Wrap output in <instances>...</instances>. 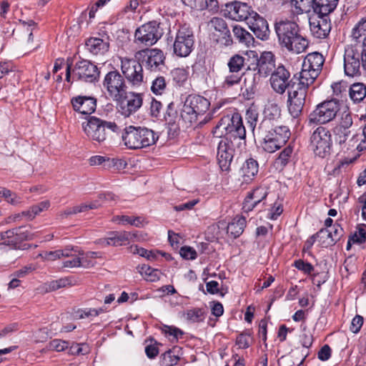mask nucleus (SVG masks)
Wrapping results in <instances>:
<instances>
[{
	"label": "nucleus",
	"mask_w": 366,
	"mask_h": 366,
	"mask_svg": "<svg viewBox=\"0 0 366 366\" xmlns=\"http://www.w3.org/2000/svg\"><path fill=\"white\" fill-rule=\"evenodd\" d=\"M208 26L218 32L217 41L220 44L228 46L232 44V38L226 21L219 17H213Z\"/></svg>",
	"instance_id": "nucleus-22"
},
{
	"label": "nucleus",
	"mask_w": 366,
	"mask_h": 366,
	"mask_svg": "<svg viewBox=\"0 0 366 366\" xmlns=\"http://www.w3.org/2000/svg\"><path fill=\"white\" fill-rule=\"evenodd\" d=\"M0 195L4 197L6 201L11 204L15 205L20 202V200L19 199H17L16 195L5 187H0Z\"/></svg>",
	"instance_id": "nucleus-57"
},
{
	"label": "nucleus",
	"mask_w": 366,
	"mask_h": 366,
	"mask_svg": "<svg viewBox=\"0 0 366 366\" xmlns=\"http://www.w3.org/2000/svg\"><path fill=\"white\" fill-rule=\"evenodd\" d=\"M99 74L97 66L86 59L78 61L72 69L74 79L89 83L97 81Z\"/></svg>",
	"instance_id": "nucleus-16"
},
{
	"label": "nucleus",
	"mask_w": 366,
	"mask_h": 366,
	"mask_svg": "<svg viewBox=\"0 0 366 366\" xmlns=\"http://www.w3.org/2000/svg\"><path fill=\"white\" fill-rule=\"evenodd\" d=\"M164 332L166 335H168L169 336H172L174 339L178 340L179 338H181L182 335H184V332L180 329L174 327V326H164Z\"/></svg>",
	"instance_id": "nucleus-63"
},
{
	"label": "nucleus",
	"mask_w": 366,
	"mask_h": 366,
	"mask_svg": "<svg viewBox=\"0 0 366 366\" xmlns=\"http://www.w3.org/2000/svg\"><path fill=\"white\" fill-rule=\"evenodd\" d=\"M221 140L229 146L235 153L241 154L246 149V133L242 135L237 134L232 137H224Z\"/></svg>",
	"instance_id": "nucleus-32"
},
{
	"label": "nucleus",
	"mask_w": 366,
	"mask_h": 366,
	"mask_svg": "<svg viewBox=\"0 0 366 366\" xmlns=\"http://www.w3.org/2000/svg\"><path fill=\"white\" fill-rule=\"evenodd\" d=\"M340 111L339 101L335 99L326 100L317 105L310 114V123L324 124L333 120Z\"/></svg>",
	"instance_id": "nucleus-10"
},
{
	"label": "nucleus",
	"mask_w": 366,
	"mask_h": 366,
	"mask_svg": "<svg viewBox=\"0 0 366 366\" xmlns=\"http://www.w3.org/2000/svg\"><path fill=\"white\" fill-rule=\"evenodd\" d=\"M192 9L197 11L208 10L212 13H216L219 10V3L217 0H193Z\"/></svg>",
	"instance_id": "nucleus-38"
},
{
	"label": "nucleus",
	"mask_w": 366,
	"mask_h": 366,
	"mask_svg": "<svg viewBox=\"0 0 366 366\" xmlns=\"http://www.w3.org/2000/svg\"><path fill=\"white\" fill-rule=\"evenodd\" d=\"M243 75V74H240L239 72L229 71V73L224 76V81L222 82V87L228 89L234 85L239 84Z\"/></svg>",
	"instance_id": "nucleus-46"
},
{
	"label": "nucleus",
	"mask_w": 366,
	"mask_h": 366,
	"mask_svg": "<svg viewBox=\"0 0 366 366\" xmlns=\"http://www.w3.org/2000/svg\"><path fill=\"white\" fill-rule=\"evenodd\" d=\"M313 237H317L322 247L334 245V240L331 239V233L327 228H322Z\"/></svg>",
	"instance_id": "nucleus-45"
},
{
	"label": "nucleus",
	"mask_w": 366,
	"mask_h": 366,
	"mask_svg": "<svg viewBox=\"0 0 366 366\" xmlns=\"http://www.w3.org/2000/svg\"><path fill=\"white\" fill-rule=\"evenodd\" d=\"M122 138L128 149H139L153 145L159 137L150 129L130 125L125 127Z\"/></svg>",
	"instance_id": "nucleus-3"
},
{
	"label": "nucleus",
	"mask_w": 366,
	"mask_h": 366,
	"mask_svg": "<svg viewBox=\"0 0 366 366\" xmlns=\"http://www.w3.org/2000/svg\"><path fill=\"white\" fill-rule=\"evenodd\" d=\"M214 135L219 137L242 135L246 133L241 115L236 112L222 117L213 129Z\"/></svg>",
	"instance_id": "nucleus-7"
},
{
	"label": "nucleus",
	"mask_w": 366,
	"mask_h": 366,
	"mask_svg": "<svg viewBox=\"0 0 366 366\" xmlns=\"http://www.w3.org/2000/svg\"><path fill=\"white\" fill-rule=\"evenodd\" d=\"M331 239L334 240V244L340 239L344 234V230L339 224H335L331 229Z\"/></svg>",
	"instance_id": "nucleus-60"
},
{
	"label": "nucleus",
	"mask_w": 366,
	"mask_h": 366,
	"mask_svg": "<svg viewBox=\"0 0 366 366\" xmlns=\"http://www.w3.org/2000/svg\"><path fill=\"white\" fill-rule=\"evenodd\" d=\"M103 86L113 100L120 99L127 88L124 77L117 70L111 71L105 75Z\"/></svg>",
	"instance_id": "nucleus-15"
},
{
	"label": "nucleus",
	"mask_w": 366,
	"mask_h": 366,
	"mask_svg": "<svg viewBox=\"0 0 366 366\" xmlns=\"http://www.w3.org/2000/svg\"><path fill=\"white\" fill-rule=\"evenodd\" d=\"M181 348L174 347L172 350H169L161 355L160 362L162 366H174L176 365L179 360V352Z\"/></svg>",
	"instance_id": "nucleus-36"
},
{
	"label": "nucleus",
	"mask_w": 366,
	"mask_h": 366,
	"mask_svg": "<svg viewBox=\"0 0 366 366\" xmlns=\"http://www.w3.org/2000/svg\"><path fill=\"white\" fill-rule=\"evenodd\" d=\"M137 54L142 58V64L152 71H161L164 67L165 56L160 49L142 50Z\"/></svg>",
	"instance_id": "nucleus-19"
},
{
	"label": "nucleus",
	"mask_w": 366,
	"mask_h": 366,
	"mask_svg": "<svg viewBox=\"0 0 366 366\" xmlns=\"http://www.w3.org/2000/svg\"><path fill=\"white\" fill-rule=\"evenodd\" d=\"M246 55L252 59V62L247 66V70L257 71L254 74L253 83L252 86H255L259 81V76H267L270 75L277 68L275 66V60L273 54L270 51H264L259 57L254 51L247 52Z\"/></svg>",
	"instance_id": "nucleus-5"
},
{
	"label": "nucleus",
	"mask_w": 366,
	"mask_h": 366,
	"mask_svg": "<svg viewBox=\"0 0 366 366\" xmlns=\"http://www.w3.org/2000/svg\"><path fill=\"white\" fill-rule=\"evenodd\" d=\"M353 124L352 114L348 111H345L340 114L337 127L351 129Z\"/></svg>",
	"instance_id": "nucleus-52"
},
{
	"label": "nucleus",
	"mask_w": 366,
	"mask_h": 366,
	"mask_svg": "<svg viewBox=\"0 0 366 366\" xmlns=\"http://www.w3.org/2000/svg\"><path fill=\"white\" fill-rule=\"evenodd\" d=\"M293 152V147L289 144L279 154L274 164L277 168L282 169L290 162Z\"/></svg>",
	"instance_id": "nucleus-41"
},
{
	"label": "nucleus",
	"mask_w": 366,
	"mask_h": 366,
	"mask_svg": "<svg viewBox=\"0 0 366 366\" xmlns=\"http://www.w3.org/2000/svg\"><path fill=\"white\" fill-rule=\"evenodd\" d=\"M294 266L299 270L304 272L305 274H310L314 271V267L309 262H304L302 259L296 260Z\"/></svg>",
	"instance_id": "nucleus-59"
},
{
	"label": "nucleus",
	"mask_w": 366,
	"mask_h": 366,
	"mask_svg": "<svg viewBox=\"0 0 366 366\" xmlns=\"http://www.w3.org/2000/svg\"><path fill=\"white\" fill-rule=\"evenodd\" d=\"M247 24L257 38L261 40H266L269 38V30L267 21L257 12L252 13Z\"/></svg>",
	"instance_id": "nucleus-23"
},
{
	"label": "nucleus",
	"mask_w": 366,
	"mask_h": 366,
	"mask_svg": "<svg viewBox=\"0 0 366 366\" xmlns=\"http://www.w3.org/2000/svg\"><path fill=\"white\" fill-rule=\"evenodd\" d=\"M4 242L0 243V249H6L7 246L16 247L15 228L4 232Z\"/></svg>",
	"instance_id": "nucleus-48"
},
{
	"label": "nucleus",
	"mask_w": 366,
	"mask_h": 366,
	"mask_svg": "<svg viewBox=\"0 0 366 366\" xmlns=\"http://www.w3.org/2000/svg\"><path fill=\"white\" fill-rule=\"evenodd\" d=\"M110 246L118 247L136 238V234L130 232H111L108 234Z\"/></svg>",
	"instance_id": "nucleus-33"
},
{
	"label": "nucleus",
	"mask_w": 366,
	"mask_h": 366,
	"mask_svg": "<svg viewBox=\"0 0 366 366\" xmlns=\"http://www.w3.org/2000/svg\"><path fill=\"white\" fill-rule=\"evenodd\" d=\"M177 111L173 102L167 104L166 112L164 114V118L166 122L169 124H174L177 119Z\"/></svg>",
	"instance_id": "nucleus-53"
},
{
	"label": "nucleus",
	"mask_w": 366,
	"mask_h": 366,
	"mask_svg": "<svg viewBox=\"0 0 366 366\" xmlns=\"http://www.w3.org/2000/svg\"><path fill=\"white\" fill-rule=\"evenodd\" d=\"M233 34L239 43L245 44L247 46L253 45L254 41V37L242 27L238 25L234 26L233 27Z\"/></svg>",
	"instance_id": "nucleus-37"
},
{
	"label": "nucleus",
	"mask_w": 366,
	"mask_h": 366,
	"mask_svg": "<svg viewBox=\"0 0 366 366\" xmlns=\"http://www.w3.org/2000/svg\"><path fill=\"white\" fill-rule=\"evenodd\" d=\"M86 49L93 54H103L109 50V43L102 39L91 37L86 41Z\"/></svg>",
	"instance_id": "nucleus-31"
},
{
	"label": "nucleus",
	"mask_w": 366,
	"mask_h": 366,
	"mask_svg": "<svg viewBox=\"0 0 366 366\" xmlns=\"http://www.w3.org/2000/svg\"><path fill=\"white\" fill-rule=\"evenodd\" d=\"M245 56H247L246 54H244V55H241L239 54L232 55L229 59L227 64L229 71L239 72L240 74H244L243 70L246 67V70L249 71V70H247V66L249 64H248L249 59H247Z\"/></svg>",
	"instance_id": "nucleus-29"
},
{
	"label": "nucleus",
	"mask_w": 366,
	"mask_h": 366,
	"mask_svg": "<svg viewBox=\"0 0 366 366\" xmlns=\"http://www.w3.org/2000/svg\"><path fill=\"white\" fill-rule=\"evenodd\" d=\"M313 4L314 0H291V5L296 9L297 14L313 11Z\"/></svg>",
	"instance_id": "nucleus-42"
},
{
	"label": "nucleus",
	"mask_w": 366,
	"mask_h": 366,
	"mask_svg": "<svg viewBox=\"0 0 366 366\" xmlns=\"http://www.w3.org/2000/svg\"><path fill=\"white\" fill-rule=\"evenodd\" d=\"M351 37L355 42L352 46L362 49L366 61V19H362L352 29Z\"/></svg>",
	"instance_id": "nucleus-25"
},
{
	"label": "nucleus",
	"mask_w": 366,
	"mask_h": 366,
	"mask_svg": "<svg viewBox=\"0 0 366 366\" xmlns=\"http://www.w3.org/2000/svg\"><path fill=\"white\" fill-rule=\"evenodd\" d=\"M332 132L335 136V142L340 146L345 144L348 138L352 135L351 129L337 126L333 128Z\"/></svg>",
	"instance_id": "nucleus-43"
},
{
	"label": "nucleus",
	"mask_w": 366,
	"mask_h": 366,
	"mask_svg": "<svg viewBox=\"0 0 366 366\" xmlns=\"http://www.w3.org/2000/svg\"><path fill=\"white\" fill-rule=\"evenodd\" d=\"M209 102L200 95H189L184 101L180 114V119L186 127L197 123L199 116L203 115L209 108Z\"/></svg>",
	"instance_id": "nucleus-4"
},
{
	"label": "nucleus",
	"mask_w": 366,
	"mask_h": 366,
	"mask_svg": "<svg viewBox=\"0 0 366 366\" xmlns=\"http://www.w3.org/2000/svg\"><path fill=\"white\" fill-rule=\"evenodd\" d=\"M250 332L249 331H244L242 333L239 334L236 339V344L240 347L243 349L248 348L250 346Z\"/></svg>",
	"instance_id": "nucleus-54"
},
{
	"label": "nucleus",
	"mask_w": 366,
	"mask_h": 366,
	"mask_svg": "<svg viewBox=\"0 0 366 366\" xmlns=\"http://www.w3.org/2000/svg\"><path fill=\"white\" fill-rule=\"evenodd\" d=\"M287 95V103L290 114L293 118L300 117L306 103L307 91L292 84L288 89Z\"/></svg>",
	"instance_id": "nucleus-13"
},
{
	"label": "nucleus",
	"mask_w": 366,
	"mask_h": 366,
	"mask_svg": "<svg viewBox=\"0 0 366 366\" xmlns=\"http://www.w3.org/2000/svg\"><path fill=\"white\" fill-rule=\"evenodd\" d=\"M132 252L133 254H138L141 257L147 258L148 260H154L157 259V254H161L164 257H167V254L160 252H154L152 250H147L142 247L134 246L132 247Z\"/></svg>",
	"instance_id": "nucleus-47"
},
{
	"label": "nucleus",
	"mask_w": 366,
	"mask_h": 366,
	"mask_svg": "<svg viewBox=\"0 0 366 366\" xmlns=\"http://www.w3.org/2000/svg\"><path fill=\"white\" fill-rule=\"evenodd\" d=\"M319 74V73L312 70L310 68H304L302 66L299 76L295 75L292 77V84L308 91L309 86L314 83Z\"/></svg>",
	"instance_id": "nucleus-27"
},
{
	"label": "nucleus",
	"mask_w": 366,
	"mask_h": 366,
	"mask_svg": "<svg viewBox=\"0 0 366 366\" xmlns=\"http://www.w3.org/2000/svg\"><path fill=\"white\" fill-rule=\"evenodd\" d=\"M83 129L89 139L98 143L103 142L109 132H117L119 127L114 122H107L95 117H89L82 123Z\"/></svg>",
	"instance_id": "nucleus-6"
},
{
	"label": "nucleus",
	"mask_w": 366,
	"mask_h": 366,
	"mask_svg": "<svg viewBox=\"0 0 366 366\" xmlns=\"http://www.w3.org/2000/svg\"><path fill=\"white\" fill-rule=\"evenodd\" d=\"M310 146L315 155L321 158L330 155L332 146L330 131L326 127H318L311 135Z\"/></svg>",
	"instance_id": "nucleus-11"
},
{
	"label": "nucleus",
	"mask_w": 366,
	"mask_h": 366,
	"mask_svg": "<svg viewBox=\"0 0 366 366\" xmlns=\"http://www.w3.org/2000/svg\"><path fill=\"white\" fill-rule=\"evenodd\" d=\"M117 102L119 112L124 117H129L135 113L142 105L143 99L141 94L127 92L120 99H114Z\"/></svg>",
	"instance_id": "nucleus-17"
},
{
	"label": "nucleus",
	"mask_w": 366,
	"mask_h": 366,
	"mask_svg": "<svg viewBox=\"0 0 366 366\" xmlns=\"http://www.w3.org/2000/svg\"><path fill=\"white\" fill-rule=\"evenodd\" d=\"M361 66L366 71V61L362 49L347 46L344 54L345 74L351 77L360 76Z\"/></svg>",
	"instance_id": "nucleus-8"
},
{
	"label": "nucleus",
	"mask_w": 366,
	"mask_h": 366,
	"mask_svg": "<svg viewBox=\"0 0 366 366\" xmlns=\"http://www.w3.org/2000/svg\"><path fill=\"white\" fill-rule=\"evenodd\" d=\"M135 59L121 57V69L124 77L133 86H139L144 82V74L142 64L139 62V57Z\"/></svg>",
	"instance_id": "nucleus-12"
},
{
	"label": "nucleus",
	"mask_w": 366,
	"mask_h": 366,
	"mask_svg": "<svg viewBox=\"0 0 366 366\" xmlns=\"http://www.w3.org/2000/svg\"><path fill=\"white\" fill-rule=\"evenodd\" d=\"M310 31L313 36L318 39L327 37L331 30L330 16L315 15L310 18Z\"/></svg>",
	"instance_id": "nucleus-21"
},
{
	"label": "nucleus",
	"mask_w": 366,
	"mask_h": 366,
	"mask_svg": "<svg viewBox=\"0 0 366 366\" xmlns=\"http://www.w3.org/2000/svg\"><path fill=\"white\" fill-rule=\"evenodd\" d=\"M174 81L182 85L187 79V73L184 69L177 68L172 71Z\"/></svg>",
	"instance_id": "nucleus-56"
},
{
	"label": "nucleus",
	"mask_w": 366,
	"mask_h": 366,
	"mask_svg": "<svg viewBox=\"0 0 366 366\" xmlns=\"http://www.w3.org/2000/svg\"><path fill=\"white\" fill-rule=\"evenodd\" d=\"M71 104L75 112L90 115L96 110L97 99L91 96L79 95L71 99Z\"/></svg>",
	"instance_id": "nucleus-24"
},
{
	"label": "nucleus",
	"mask_w": 366,
	"mask_h": 366,
	"mask_svg": "<svg viewBox=\"0 0 366 366\" xmlns=\"http://www.w3.org/2000/svg\"><path fill=\"white\" fill-rule=\"evenodd\" d=\"M339 0H314L313 12L320 16H329L337 7Z\"/></svg>",
	"instance_id": "nucleus-28"
},
{
	"label": "nucleus",
	"mask_w": 366,
	"mask_h": 366,
	"mask_svg": "<svg viewBox=\"0 0 366 366\" xmlns=\"http://www.w3.org/2000/svg\"><path fill=\"white\" fill-rule=\"evenodd\" d=\"M270 75V84L274 92L282 94L287 89H290L292 78L290 80V73L283 65H278Z\"/></svg>",
	"instance_id": "nucleus-20"
},
{
	"label": "nucleus",
	"mask_w": 366,
	"mask_h": 366,
	"mask_svg": "<svg viewBox=\"0 0 366 366\" xmlns=\"http://www.w3.org/2000/svg\"><path fill=\"white\" fill-rule=\"evenodd\" d=\"M140 273L144 275L146 280L156 282L159 280L162 272L157 269L152 268L147 264H143L140 267Z\"/></svg>",
	"instance_id": "nucleus-44"
},
{
	"label": "nucleus",
	"mask_w": 366,
	"mask_h": 366,
	"mask_svg": "<svg viewBox=\"0 0 366 366\" xmlns=\"http://www.w3.org/2000/svg\"><path fill=\"white\" fill-rule=\"evenodd\" d=\"M258 112L256 109L249 107L246 111L245 119L250 129L254 132L258 120Z\"/></svg>",
	"instance_id": "nucleus-51"
},
{
	"label": "nucleus",
	"mask_w": 366,
	"mask_h": 366,
	"mask_svg": "<svg viewBox=\"0 0 366 366\" xmlns=\"http://www.w3.org/2000/svg\"><path fill=\"white\" fill-rule=\"evenodd\" d=\"M258 134L262 137V149L273 153L283 147L290 137V131L286 126L272 127L270 119H264L258 127Z\"/></svg>",
	"instance_id": "nucleus-2"
},
{
	"label": "nucleus",
	"mask_w": 366,
	"mask_h": 366,
	"mask_svg": "<svg viewBox=\"0 0 366 366\" xmlns=\"http://www.w3.org/2000/svg\"><path fill=\"white\" fill-rule=\"evenodd\" d=\"M279 44L287 51L300 54L308 46L309 41L301 34L299 25L293 21L282 20L274 25Z\"/></svg>",
	"instance_id": "nucleus-1"
},
{
	"label": "nucleus",
	"mask_w": 366,
	"mask_h": 366,
	"mask_svg": "<svg viewBox=\"0 0 366 366\" xmlns=\"http://www.w3.org/2000/svg\"><path fill=\"white\" fill-rule=\"evenodd\" d=\"M325 59L319 52H313L307 55L303 61L304 68H310L312 70L320 73Z\"/></svg>",
	"instance_id": "nucleus-34"
},
{
	"label": "nucleus",
	"mask_w": 366,
	"mask_h": 366,
	"mask_svg": "<svg viewBox=\"0 0 366 366\" xmlns=\"http://www.w3.org/2000/svg\"><path fill=\"white\" fill-rule=\"evenodd\" d=\"M350 97L354 102H360L366 97V86L362 83H355L350 89Z\"/></svg>",
	"instance_id": "nucleus-40"
},
{
	"label": "nucleus",
	"mask_w": 366,
	"mask_h": 366,
	"mask_svg": "<svg viewBox=\"0 0 366 366\" xmlns=\"http://www.w3.org/2000/svg\"><path fill=\"white\" fill-rule=\"evenodd\" d=\"M248 199H252L257 204L264 200L267 196V189L264 187H259L248 192Z\"/></svg>",
	"instance_id": "nucleus-49"
},
{
	"label": "nucleus",
	"mask_w": 366,
	"mask_h": 366,
	"mask_svg": "<svg viewBox=\"0 0 366 366\" xmlns=\"http://www.w3.org/2000/svg\"><path fill=\"white\" fill-rule=\"evenodd\" d=\"M15 234L16 246L23 241L31 239V234L27 231H23V228L21 227L15 228Z\"/></svg>",
	"instance_id": "nucleus-61"
},
{
	"label": "nucleus",
	"mask_w": 366,
	"mask_h": 366,
	"mask_svg": "<svg viewBox=\"0 0 366 366\" xmlns=\"http://www.w3.org/2000/svg\"><path fill=\"white\" fill-rule=\"evenodd\" d=\"M73 252H76V249L72 246H66L62 249L44 252L38 254L44 261H54L64 257H73Z\"/></svg>",
	"instance_id": "nucleus-30"
},
{
	"label": "nucleus",
	"mask_w": 366,
	"mask_h": 366,
	"mask_svg": "<svg viewBox=\"0 0 366 366\" xmlns=\"http://www.w3.org/2000/svg\"><path fill=\"white\" fill-rule=\"evenodd\" d=\"M259 171V164L256 159L249 158L247 159L242 167V172L244 177L249 179L253 178Z\"/></svg>",
	"instance_id": "nucleus-39"
},
{
	"label": "nucleus",
	"mask_w": 366,
	"mask_h": 366,
	"mask_svg": "<svg viewBox=\"0 0 366 366\" xmlns=\"http://www.w3.org/2000/svg\"><path fill=\"white\" fill-rule=\"evenodd\" d=\"M253 12L254 11L247 4L237 1L226 4L222 9L224 16L237 21H247Z\"/></svg>",
	"instance_id": "nucleus-18"
},
{
	"label": "nucleus",
	"mask_w": 366,
	"mask_h": 366,
	"mask_svg": "<svg viewBox=\"0 0 366 366\" xmlns=\"http://www.w3.org/2000/svg\"><path fill=\"white\" fill-rule=\"evenodd\" d=\"M194 36L192 29L186 24L181 25L173 44L174 54L179 57L188 56L194 49Z\"/></svg>",
	"instance_id": "nucleus-9"
},
{
	"label": "nucleus",
	"mask_w": 366,
	"mask_h": 366,
	"mask_svg": "<svg viewBox=\"0 0 366 366\" xmlns=\"http://www.w3.org/2000/svg\"><path fill=\"white\" fill-rule=\"evenodd\" d=\"M246 224L247 221L244 217H236L230 223H229L227 228V232L233 238H237L244 232Z\"/></svg>",
	"instance_id": "nucleus-35"
},
{
	"label": "nucleus",
	"mask_w": 366,
	"mask_h": 366,
	"mask_svg": "<svg viewBox=\"0 0 366 366\" xmlns=\"http://www.w3.org/2000/svg\"><path fill=\"white\" fill-rule=\"evenodd\" d=\"M69 257L71 258V259L63 261L61 269L81 267V260L79 259L78 252H73V257Z\"/></svg>",
	"instance_id": "nucleus-55"
},
{
	"label": "nucleus",
	"mask_w": 366,
	"mask_h": 366,
	"mask_svg": "<svg viewBox=\"0 0 366 366\" xmlns=\"http://www.w3.org/2000/svg\"><path fill=\"white\" fill-rule=\"evenodd\" d=\"M68 345V342L55 339L49 342V349L57 352H61L67 348Z\"/></svg>",
	"instance_id": "nucleus-62"
},
{
	"label": "nucleus",
	"mask_w": 366,
	"mask_h": 366,
	"mask_svg": "<svg viewBox=\"0 0 366 366\" xmlns=\"http://www.w3.org/2000/svg\"><path fill=\"white\" fill-rule=\"evenodd\" d=\"M235 152L222 140L218 143L217 159L222 171H229Z\"/></svg>",
	"instance_id": "nucleus-26"
},
{
	"label": "nucleus",
	"mask_w": 366,
	"mask_h": 366,
	"mask_svg": "<svg viewBox=\"0 0 366 366\" xmlns=\"http://www.w3.org/2000/svg\"><path fill=\"white\" fill-rule=\"evenodd\" d=\"M160 24L156 21H149L139 27L134 34L135 40L146 46L154 44L163 35Z\"/></svg>",
	"instance_id": "nucleus-14"
},
{
	"label": "nucleus",
	"mask_w": 366,
	"mask_h": 366,
	"mask_svg": "<svg viewBox=\"0 0 366 366\" xmlns=\"http://www.w3.org/2000/svg\"><path fill=\"white\" fill-rule=\"evenodd\" d=\"M166 87V81L163 76H159L152 81L151 89L155 94H161Z\"/></svg>",
	"instance_id": "nucleus-58"
},
{
	"label": "nucleus",
	"mask_w": 366,
	"mask_h": 366,
	"mask_svg": "<svg viewBox=\"0 0 366 366\" xmlns=\"http://www.w3.org/2000/svg\"><path fill=\"white\" fill-rule=\"evenodd\" d=\"M179 254L186 259H195L197 258L196 251L190 247H182L180 249Z\"/></svg>",
	"instance_id": "nucleus-64"
},
{
	"label": "nucleus",
	"mask_w": 366,
	"mask_h": 366,
	"mask_svg": "<svg viewBox=\"0 0 366 366\" xmlns=\"http://www.w3.org/2000/svg\"><path fill=\"white\" fill-rule=\"evenodd\" d=\"M187 320L192 322H202L204 318V311L202 308H193L187 310L186 313Z\"/></svg>",
	"instance_id": "nucleus-50"
}]
</instances>
